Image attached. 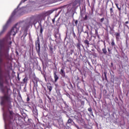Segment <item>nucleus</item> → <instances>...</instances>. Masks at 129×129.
<instances>
[{
    "label": "nucleus",
    "mask_w": 129,
    "mask_h": 129,
    "mask_svg": "<svg viewBox=\"0 0 129 129\" xmlns=\"http://www.w3.org/2000/svg\"><path fill=\"white\" fill-rule=\"evenodd\" d=\"M0 89L2 93H4V96L1 97V105H6L7 107H12V101L13 99L11 97V95L9 93L5 94V89L4 88V84L0 81Z\"/></svg>",
    "instance_id": "obj_1"
},
{
    "label": "nucleus",
    "mask_w": 129,
    "mask_h": 129,
    "mask_svg": "<svg viewBox=\"0 0 129 129\" xmlns=\"http://www.w3.org/2000/svg\"><path fill=\"white\" fill-rule=\"evenodd\" d=\"M9 52H10V48L7 45L4 47L2 51V49L0 48V64H2V63H3V58H2V56H3V58H4V59H5V60H7V61H9V60H11Z\"/></svg>",
    "instance_id": "obj_2"
},
{
    "label": "nucleus",
    "mask_w": 129,
    "mask_h": 129,
    "mask_svg": "<svg viewBox=\"0 0 129 129\" xmlns=\"http://www.w3.org/2000/svg\"><path fill=\"white\" fill-rule=\"evenodd\" d=\"M5 33V31H3L2 30L0 32V37L4 35ZM13 42H12V38H11V37L9 36H6L4 38H3L2 40L0 39V45H2V44H4V45H12V43Z\"/></svg>",
    "instance_id": "obj_3"
},
{
    "label": "nucleus",
    "mask_w": 129,
    "mask_h": 129,
    "mask_svg": "<svg viewBox=\"0 0 129 129\" xmlns=\"http://www.w3.org/2000/svg\"><path fill=\"white\" fill-rule=\"evenodd\" d=\"M16 13L17 12L16 11V10L13 11L9 19L7 22L6 24L4 26H3V29H2V31L3 32H6V31H7V29H8V27H9V25L11 24V23H12V20H13V18H14V16L16 15Z\"/></svg>",
    "instance_id": "obj_4"
},
{
    "label": "nucleus",
    "mask_w": 129,
    "mask_h": 129,
    "mask_svg": "<svg viewBox=\"0 0 129 129\" xmlns=\"http://www.w3.org/2000/svg\"><path fill=\"white\" fill-rule=\"evenodd\" d=\"M14 116H15V113L13 111L9 110V114L7 115H4V120H8L9 121H11V120L14 119Z\"/></svg>",
    "instance_id": "obj_5"
},
{
    "label": "nucleus",
    "mask_w": 129,
    "mask_h": 129,
    "mask_svg": "<svg viewBox=\"0 0 129 129\" xmlns=\"http://www.w3.org/2000/svg\"><path fill=\"white\" fill-rule=\"evenodd\" d=\"M3 76L4 78H5L6 81H8L10 79V72L8 70H5L3 72Z\"/></svg>",
    "instance_id": "obj_6"
},
{
    "label": "nucleus",
    "mask_w": 129,
    "mask_h": 129,
    "mask_svg": "<svg viewBox=\"0 0 129 129\" xmlns=\"http://www.w3.org/2000/svg\"><path fill=\"white\" fill-rule=\"evenodd\" d=\"M19 31V28H17V25L14 26L11 30L10 34L13 35V36H16V34L18 33Z\"/></svg>",
    "instance_id": "obj_7"
},
{
    "label": "nucleus",
    "mask_w": 129,
    "mask_h": 129,
    "mask_svg": "<svg viewBox=\"0 0 129 129\" xmlns=\"http://www.w3.org/2000/svg\"><path fill=\"white\" fill-rule=\"evenodd\" d=\"M36 46V51L38 54H40V51L41 49V45L40 42V39L39 38L35 42Z\"/></svg>",
    "instance_id": "obj_8"
},
{
    "label": "nucleus",
    "mask_w": 129,
    "mask_h": 129,
    "mask_svg": "<svg viewBox=\"0 0 129 129\" xmlns=\"http://www.w3.org/2000/svg\"><path fill=\"white\" fill-rule=\"evenodd\" d=\"M53 75H54V82L58 81V79H59V77H58V76L56 74V72H53Z\"/></svg>",
    "instance_id": "obj_9"
},
{
    "label": "nucleus",
    "mask_w": 129,
    "mask_h": 129,
    "mask_svg": "<svg viewBox=\"0 0 129 129\" xmlns=\"http://www.w3.org/2000/svg\"><path fill=\"white\" fill-rule=\"evenodd\" d=\"M60 74L62 76V77H65V72L63 69H61L60 72Z\"/></svg>",
    "instance_id": "obj_10"
},
{
    "label": "nucleus",
    "mask_w": 129,
    "mask_h": 129,
    "mask_svg": "<svg viewBox=\"0 0 129 129\" xmlns=\"http://www.w3.org/2000/svg\"><path fill=\"white\" fill-rule=\"evenodd\" d=\"M47 89L49 90V92H51L52 91V89H53V87L52 86H51V84L47 86Z\"/></svg>",
    "instance_id": "obj_11"
},
{
    "label": "nucleus",
    "mask_w": 129,
    "mask_h": 129,
    "mask_svg": "<svg viewBox=\"0 0 129 129\" xmlns=\"http://www.w3.org/2000/svg\"><path fill=\"white\" fill-rule=\"evenodd\" d=\"M111 45L112 47H115V42H114V39H111Z\"/></svg>",
    "instance_id": "obj_12"
},
{
    "label": "nucleus",
    "mask_w": 129,
    "mask_h": 129,
    "mask_svg": "<svg viewBox=\"0 0 129 129\" xmlns=\"http://www.w3.org/2000/svg\"><path fill=\"white\" fill-rule=\"evenodd\" d=\"M102 52L104 55H106V53H107V50H106V48H102Z\"/></svg>",
    "instance_id": "obj_13"
},
{
    "label": "nucleus",
    "mask_w": 129,
    "mask_h": 129,
    "mask_svg": "<svg viewBox=\"0 0 129 129\" xmlns=\"http://www.w3.org/2000/svg\"><path fill=\"white\" fill-rule=\"evenodd\" d=\"M84 43L88 47H89V41H88V40H85Z\"/></svg>",
    "instance_id": "obj_14"
},
{
    "label": "nucleus",
    "mask_w": 129,
    "mask_h": 129,
    "mask_svg": "<svg viewBox=\"0 0 129 129\" xmlns=\"http://www.w3.org/2000/svg\"><path fill=\"white\" fill-rule=\"evenodd\" d=\"M52 13H53L52 11H47V12H46L45 15L46 16H50V15H51Z\"/></svg>",
    "instance_id": "obj_15"
},
{
    "label": "nucleus",
    "mask_w": 129,
    "mask_h": 129,
    "mask_svg": "<svg viewBox=\"0 0 129 129\" xmlns=\"http://www.w3.org/2000/svg\"><path fill=\"white\" fill-rule=\"evenodd\" d=\"M110 16H113V9L112 8L110 9Z\"/></svg>",
    "instance_id": "obj_16"
},
{
    "label": "nucleus",
    "mask_w": 129,
    "mask_h": 129,
    "mask_svg": "<svg viewBox=\"0 0 129 129\" xmlns=\"http://www.w3.org/2000/svg\"><path fill=\"white\" fill-rule=\"evenodd\" d=\"M107 74V73L106 72H105L104 73V77L106 81H107V76H106Z\"/></svg>",
    "instance_id": "obj_17"
},
{
    "label": "nucleus",
    "mask_w": 129,
    "mask_h": 129,
    "mask_svg": "<svg viewBox=\"0 0 129 129\" xmlns=\"http://www.w3.org/2000/svg\"><path fill=\"white\" fill-rule=\"evenodd\" d=\"M43 27H42V25L40 24V34H43Z\"/></svg>",
    "instance_id": "obj_18"
},
{
    "label": "nucleus",
    "mask_w": 129,
    "mask_h": 129,
    "mask_svg": "<svg viewBox=\"0 0 129 129\" xmlns=\"http://www.w3.org/2000/svg\"><path fill=\"white\" fill-rule=\"evenodd\" d=\"M88 111H89L90 112H91V114H92V116H93V112H92V109H91V108H89L88 109Z\"/></svg>",
    "instance_id": "obj_19"
},
{
    "label": "nucleus",
    "mask_w": 129,
    "mask_h": 129,
    "mask_svg": "<svg viewBox=\"0 0 129 129\" xmlns=\"http://www.w3.org/2000/svg\"><path fill=\"white\" fill-rule=\"evenodd\" d=\"M28 81V78L25 77L24 79H23V82L24 83H27V82Z\"/></svg>",
    "instance_id": "obj_20"
},
{
    "label": "nucleus",
    "mask_w": 129,
    "mask_h": 129,
    "mask_svg": "<svg viewBox=\"0 0 129 129\" xmlns=\"http://www.w3.org/2000/svg\"><path fill=\"white\" fill-rule=\"evenodd\" d=\"M25 2H27V0H22L19 5V6H21V5H22V4H24V3H25Z\"/></svg>",
    "instance_id": "obj_21"
},
{
    "label": "nucleus",
    "mask_w": 129,
    "mask_h": 129,
    "mask_svg": "<svg viewBox=\"0 0 129 129\" xmlns=\"http://www.w3.org/2000/svg\"><path fill=\"white\" fill-rule=\"evenodd\" d=\"M72 121H73V120L71 118H69L68 120V123H72Z\"/></svg>",
    "instance_id": "obj_22"
},
{
    "label": "nucleus",
    "mask_w": 129,
    "mask_h": 129,
    "mask_svg": "<svg viewBox=\"0 0 129 129\" xmlns=\"http://www.w3.org/2000/svg\"><path fill=\"white\" fill-rule=\"evenodd\" d=\"M27 35H28V33H27V32H24L23 35V37H24V38H26V37H27Z\"/></svg>",
    "instance_id": "obj_23"
},
{
    "label": "nucleus",
    "mask_w": 129,
    "mask_h": 129,
    "mask_svg": "<svg viewBox=\"0 0 129 129\" xmlns=\"http://www.w3.org/2000/svg\"><path fill=\"white\" fill-rule=\"evenodd\" d=\"M95 35L96 36L98 35V29H96L95 30Z\"/></svg>",
    "instance_id": "obj_24"
},
{
    "label": "nucleus",
    "mask_w": 129,
    "mask_h": 129,
    "mask_svg": "<svg viewBox=\"0 0 129 129\" xmlns=\"http://www.w3.org/2000/svg\"><path fill=\"white\" fill-rule=\"evenodd\" d=\"M115 6L119 11L121 10V8L118 7V5L117 4H115Z\"/></svg>",
    "instance_id": "obj_25"
},
{
    "label": "nucleus",
    "mask_w": 129,
    "mask_h": 129,
    "mask_svg": "<svg viewBox=\"0 0 129 129\" xmlns=\"http://www.w3.org/2000/svg\"><path fill=\"white\" fill-rule=\"evenodd\" d=\"M115 36H116V37H120V34H119V33H116Z\"/></svg>",
    "instance_id": "obj_26"
},
{
    "label": "nucleus",
    "mask_w": 129,
    "mask_h": 129,
    "mask_svg": "<svg viewBox=\"0 0 129 129\" xmlns=\"http://www.w3.org/2000/svg\"><path fill=\"white\" fill-rule=\"evenodd\" d=\"M49 50L50 51L51 53H53V48H52L51 46H49Z\"/></svg>",
    "instance_id": "obj_27"
},
{
    "label": "nucleus",
    "mask_w": 129,
    "mask_h": 129,
    "mask_svg": "<svg viewBox=\"0 0 129 129\" xmlns=\"http://www.w3.org/2000/svg\"><path fill=\"white\" fill-rule=\"evenodd\" d=\"M108 52L109 54H111V50L109 49V48H107Z\"/></svg>",
    "instance_id": "obj_28"
},
{
    "label": "nucleus",
    "mask_w": 129,
    "mask_h": 129,
    "mask_svg": "<svg viewBox=\"0 0 129 129\" xmlns=\"http://www.w3.org/2000/svg\"><path fill=\"white\" fill-rule=\"evenodd\" d=\"M103 21H104V18H102L100 19L101 23H103Z\"/></svg>",
    "instance_id": "obj_29"
},
{
    "label": "nucleus",
    "mask_w": 129,
    "mask_h": 129,
    "mask_svg": "<svg viewBox=\"0 0 129 129\" xmlns=\"http://www.w3.org/2000/svg\"><path fill=\"white\" fill-rule=\"evenodd\" d=\"M75 24L76 27H77V24H78V20H76L75 21Z\"/></svg>",
    "instance_id": "obj_30"
},
{
    "label": "nucleus",
    "mask_w": 129,
    "mask_h": 129,
    "mask_svg": "<svg viewBox=\"0 0 129 129\" xmlns=\"http://www.w3.org/2000/svg\"><path fill=\"white\" fill-rule=\"evenodd\" d=\"M84 20L86 21L87 20V15H85V17L84 18Z\"/></svg>",
    "instance_id": "obj_31"
},
{
    "label": "nucleus",
    "mask_w": 129,
    "mask_h": 129,
    "mask_svg": "<svg viewBox=\"0 0 129 129\" xmlns=\"http://www.w3.org/2000/svg\"><path fill=\"white\" fill-rule=\"evenodd\" d=\"M77 47L78 48V49H80V43H78L77 44Z\"/></svg>",
    "instance_id": "obj_32"
},
{
    "label": "nucleus",
    "mask_w": 129,
    "mask_h": 129,
    "mask_svg": "<svg viewBox=\"0 0 129 129\" xmlns=\"http://www.w3.org/2000/svg\"><path fill=\"white\" fill-rule=\"evenodd\" d=\"M26 100L27 102H29V101H30V98L29 97V96L27 98Z\"/></svg>",
    "instance_id": "obj_33"
},
{
    "label": "nucleus",
    "mask_w": 129,
    "mask_h": 129,
    "mask_svg": "<svg viewBox=\"0 0 129 129\" xmlns=\"http://www.w3.org/2000/svg\"><path fill=\"white\" fill-rule=\"evenodd\" d=\"M52 23L55 24V18L52 19Z\"/></svg>",
    "instance_id": "obj_34"
},
{
    "label": "nucleus",
    "mask_w": 129,
    "mask_h": 129,
    "mask_svg": "<svg viewBox=\"0 0 129 129\" xmlns=\"http://www.w3.org/2000/svg\"><path fill=\"white\" fill-rule=\"evenodd\" d=\"M109 28H110V31H113V29H114V27H113V28H111V27H110V26Z\"/></svg>",
    "instance_id": "obj_35"
},
{
    "label": "nucleus",
    "mask_w": 129,
    "mask_h": 129,
    "mask_svg": "<svg viewBox=\"0 0 129 129\" xmlns=\"http://www.w3.org/2000/svg\"><path fill=\"white\" fill-rule=\"evenodd\" d=\"M119 39V37H118V36H116V40H117V41H118V39Z\"/></svg>",
    "instance_id": "obj_36"
},
{
    "label": "nucleus",
    "mask_w": 129,
    "mask_h": 129,
    "mask_svg": "<svg viewBox=\"0 0 129 129\" xmlns=\"http://www.w3.org/2000/svg\"><path fill=\"white\" fill-rule=\"evenodd\" d=\"M73 35L74 38H75V37H76V35H75V33H73Z\"/></svg>",
    "instance_id": "obj_37"
},
{
    "label": "nucleus",
    "mask_w": 129,
    "mask_h": 129,
    "mask_svg": "<svg viewBox=\"0 0 129 129\" xmlns=\"http://www.w3.org/2000/svg\"><path fill=\"white\" fill-rule=\"evenodd\" d=\"M81 0H76V3H80Z\"/></svg>",
    "instance_id": "obj_38"
},
{
    "label": "nucleus",
    "mask_w": 129,
    "mask_h": 129,
    "mask_svg": "<svg viewBox=\"0 0 129 129\" xmlns=\"http://www.w3.org/2000/svg\"><path fill=\"white\" fill-rule=\"evenodd\" d=\"M88 64L89 66H91V64H90V62L89 61H88Z\"/></svg>",
    "instance_id": "obj_39"
},
{
    "label": "nucleus",
    "mask_w": 129,
    "mask_h": 129,
    "mask_svg": "<svg viewBox=\"0 0 129 129\" xmlns=\"http://www.w3.org/2000/svg\"><path fill=\"white\" fill-rule=\"evenodd\" d=\"M12 67H8V69H10V70H12Z\"/></svg>",
    "instance_id": "obj_40"
},
{
    "label": "nucleus",
    "mask_w": 129,
    "mask_h": 129,
    "mask_svg": "<svg viewBox=\"0 0 129 129\" xmlns=\"http://www.w3.org/2000/svg\"><path fill=\"white\" fill-rule=\"evenodd\" d=\"M125 25H126L127 24H128V21H126V22H125Z\"/></svg>",
    "instance_id": "obj_41"
},
{
    "label": "nucleus",
    "mask_w": 129,
    "mask_h": 129,
    "mask_svg": "<svg viewBox=\"0 0 129 129\" xmlns=\"http://www.w3.org/2000/svg\"><path fill=\"white\" fill-rule=\"evenodd\" d=\"M44 79H45V81L47 82V79L46 78V77H44Z\"/></svg>",
    "instance_id": "obj_42"
},
{
    "label": "nucleus",
    "mask_w": 129,
    "mask_h": 129,
    "mask_svg": "<svg viewBox=\"0 0 129 129\" xmlns=\"http://www.w3.org/2000/svg\"><path fill=\"white\" fill-rule=\"evenodd\" d=\"M111 65L112 66H113V63L111 62Z\"/></svg>",
    "instance_id": "obj_43"
},
{
    "label": "nucleus",
    "mask_w": 129,
    "mask_h": 129,
    "mask_svg": "<svg viewBox=\"0 0 129 129\" xmlns=\"http://www.w3.org/2000/svg\"><path fill=\"white\" fill-rule=\"evenodd\" d=\"M97 37L98 38H99V34H98V35H97Z\"/></svg>",
    "instance_id": "obj_44"
},
{
    "label": "nucleus",
    "mask_w": 129,
    "mask_h": 129,
    "mask_svg": "<svg viewBox=\"0 0 129 129\" xmlns=\"http://www.w3.org/2000/svg\"><path fill=\"white\" fill-rule=\"evenodd\" d=\"M93 56H95V57H96V54H93Z\"/></svg>",
    "instance_id": "obj_45"
},
{
    "label": "nucleus",
    "mask_w": 129,
    "mask_h": 129,
    "mask_svg": "<svg viewBox=\"0 0 129 129\" xmlns=\"http://www.w3.org/2000/svg\"><path fill=\"white\" fill-rule=\"evenodd\" d=\"M18 80H20V78L19 77V76H18Z\"/></svg>",
    "instance_id": "obj_46"
},
{
    "label": "nucleus",
    "mask_w": 129,
    "mask_h": 129,
    "mask_svg": "<svg viewBox=\"0 0 129 129\" xmlns=\"http://www.w3.org/2000/svg\"><path fill=\"white\" fill-rule=\"evenodd\" d=\"M125 26H126V27H127V28H128V26H127V25H125Z\"/></svg>",
    "instance_id": "obj_47"
},
{
    "label": "nucleus",
    "mask_w": 129,
    "mask_h": 129,
    "mask_svg": "<svg viewBox=\"0 0 129 129\" xmlns=\"http://www.w3.org/2000/svg\"><path fill=\"white\" fill-rule=\"evenodd\" d=\"M33 82L34 84L35 85V81H33Z\"/></svg>",
    "instance_id": "obj_48"
},
{
    "label": "nucleus",
    "mask_w": 129,
    "mask_h": 129,
    "mask_svg": "<svg viewBox=\"0 0 129 129\" xmlns=\"http://www.w3.org/2000/svg\"><path fill=\"white\" fill-rule=\"evenodd\" d=\"M54 37H55V38H57V35H55L54 36Z\"/></svg>",
    "instance_id": "obj_49"
},
{
    "label": "nucleus",
    "mask_w": 129,
    "mask_h": 129,
    "mask_svg": "<svg viewBox=\"0 0 129 129\" xmlns=\"http://www.w3.org/2000/svg\"><path fill=\"white\" fill-rule=\"evenodd\" d=\"M85 33H86L87 34V35H88V32H85Z\"/></svg>",
    "instance_id": "obj_50"
},
{
    "label": "nucleus",
    "mask_w": 129,
    "mask_h": 129,
    "mask_svg": "<svg viewBox=\"0 0 129 129\" xmlns=\"http://www.w3.org/2000/svg\"><path fill=\"white\" fill-rule=\"evenodd\" d=\"M35 114H38V113L37 112H35Z\"/></svg>",
    "instance_id": "obj_51"
},
{
    "label": "nucleus",
    "mask_w": 129,
    "mask_h": 129,
    "mask_svg": "<svg viewBox=\"0 0 129 129\" xmlns=\"http://www.w3.org/2000/svg\"><path fill=\"white\" fill-rule=\"evenodd\" d=\"M77 127L78 129H80V128H79V127H78V126H77Z\"/></svg>",
    "instance_id": "obj_52"
},
{
    "label": "nucleus",
    "mask_w": 129,
    "mask_h": 129,
    "mask_svg": "<svg viewBox=\"0 0 129 129\" xmlns=\"http://www.w3.org/2000/svg\"><path fill=\"white\" fill-rule=\"evenodd\" d=\"M7 64H9V61H7Z\"/></svg>",
    "instance_id": "obj_53"
},
{
    "label": "nucleus",
    "mask_w": 129,
    "mask_h": 129,
    "mask_svg": "<svg viewBox=\"0 0 129 129\" xmlns=\"http://www.w3.org/2000/svg\"><path fill=\"white\" fill-rule=\"evenodd\" d=\"M37 83H38V82L36 81V84H37Z\"/></svg>",
    "instance_id": "obj_54"
},
{
    "label": "nucleus",
    "mask_w": 129,
    "mask_h": 129,
    "mask_svg": "<svg viewBox=\"0 0 129 129\" xmlns=\"http://www.w3.org/2000/svg\"><path fill=\"white\" fill-rule=\"evenodd\" d=\"M82 102H84V101H82Z\"/></svg>",
    "instance_id": "obj_55"
},
{
    "label": "nucleus",
    "mask_w": 129,
    "mask_h": 129,
    "mask_svg": "<svg viewBox=\"0 0 129 129\" xmlns=\"http://www.w3.org/2000/svg\"><path fill=\"white\" fill-rule=\"evenodd\" d=\"M33 106H34V107H36V106H35V105H34Z\"/></svg>",
    "instance_id": "obj_56"
},
{
    "label": "nucleus",
    "mask_w": 129,
    "mask_h": 129,
    "mask_svg": "<svg viewBox=\"0 0 129 129\" xmlns=\"http://www.w3.org/2000/svg\"><path fill=\"white\" fill-rule=\"evenodd\" d=\"M33 112L34 113V111H33Z\"/></svg>",
    "instance_id": "obj_57"
}]
</instances>
